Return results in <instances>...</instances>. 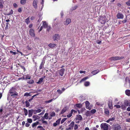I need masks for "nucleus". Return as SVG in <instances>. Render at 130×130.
<instances>
[{"mask_svg": "<svg viewBox=\"0 0 130 130\" xmlns=\"http://www.w3.org/2000/svg\"><path fill=\"white\" fill-rule=\"evenodd\" d=\"M48 113H46L44 116L41 119L42 120H44L45 119H47L48 118Z\"/></svg>", "mask_w": 130, "mask_h": 130, "instance_id": "f8f14e48", "label": "nucleus"}, {"mask_svg": "<svg viewBox=\"0 0 130 130\" xmlns=\"http://www.w3.org/2000/svg\"><path fill=\"white\" fill-rule=\"evenodd\" d=\"M23 110L25 115L26 116L27 115L28 113L27 110L25 108H24Z\"/></svg>", "mask_w": 130, "mask_h": 130, "instance_id": "c85d7f7f", "label": "nucleus"}, {"mask_svg": "<svg viewBox=\"0 0 130 130\" xmlns=\"http://www.w3.org/2000/svg\"><path fill=\"white\" fill-rule=\"evenodd\" d=\"M25 22L27 24H28L30 22L29 17H28V18H27L25 19Z\"/></svg>", "mask_w": 130, "mask_h": 130, "instance_id": "c756f323", "label": "nucleus"}, {"mask_svg": "<svg viewBox=\"0 0 130 130\" xmlns=\"http://www.w3.org/2000/svg\"><path fill=\"white\" fill-rule=\"evenodd\" d=\"M90 84V82L88 81L85 82L84 83V85L86 87L88 86Z\"/></svg>", "mask_w": 130, "mask_h": 130, "instance_id": "a878e982", "label": "nucleus"}, {"mask_svg": "<svg viewBox=\"0 0 130 130\" xmlns=\"http://www.w3.org/2000/svg\"><path fill=\"white\" fill-rule=\"evenodd\" d=\"M20 66L21 68L23 70L24 72L25 71L26 69L24 66L21 65Z\"/></svg>", "mask_w": 130, "mask_h": 130, "instance_id": "4c0bfd02", "label": "nucleus"}, {"mask_svg": "<svg viewBox=\"0 0 130 130\" xmlns=\"http://www.w3.org/2000/svg\"><path fill=\"white\" fill-rule=\"evenodd\" d=\"M124 105L126 106H128V105L129 102L128 100H126L125 101L124 103Z\"/></svg>", "mask_w": 130, "mask_h": 130, "instance_id": "7c9ffc66", "label": "nucleus"}, {"mask_svg": "<svg viewBox=\"0 0 130 130\" xmlns=\"http://www.w3.org/2000/svg\"><path fill=\"white\" fill-rule=\"evenodd\" d=\"M127 18H125V19L124 20H123L122 21V22L123 23H126L127 21Z\"/></svg>", "mask_w": 130, "mask_h": 130, "instance_id": "052dcab7", "label": "nucleus"}, {"mask_svg": "<svg viewBox=\"0 0 130 130\" xmlns=\"http://www.w3.org/2000/svg\"><path fill=\"white\" fill-rule=\"evenodd\" d=\"M41 111V110L40 109H38L37 110H34V112H36L35 113L34 112V113H39Z\"/></svg>", "mask_w": 130, "mask_h": 130, "instance_id": "72a5a7b5", "label": "nucleus"}, {"mask_svg": "<svg viewBox=\"0 0 130 130\" xmlns=\"http://www.w3.org/2000/svg\"><path fill=\"white\" fill-rule=\"evenodd\" d=\"M74 124V121H72L69 125V127L66 129V130H70L72 129Z\"/></svg>", "mask_w": 130, "mask_h": 130, "instance_id": "39448f33", "label": "nucleus"}, {"mask_svg": "<svg viewBox=\"0 0 130 130\" xmlns=\"http://www.w3.org/2000/svg\"><path fill=\"white\" fill-rule=\"evenodd\" d=\"M99 22H100L102 24H104L105 23V20H102L101 19H100Z\"/></svg>", "mask_w": 130, "mask_h": 130, "instance_id": "473e14b6", "label": "nucleus"}, {"mask_svg": "<svg viewBox=\"0 0 130 130\" xmlns=\"http://www.w3.org/2000/svg\"><path fill=\"white\" fill-rule=\"evenodd\" d=\"M25 103L27 107H28L30 106V103L29 102L27 101H26Z\"/></svg>", "mask_w": 130, "mask_h": 130, "instance_id": "37998d69", "label": "nucleus"}, {"mask_svg": "<svg viewBox=\"0 0 130 130\" xmlns=\"http://www.w3.org/2000/svg\"><path fill=\"white\" fill-rule=\"evenodd\" d=\"M54 99H51L49 100L48 101H45V103H50L51 102H52L54 100Z\"/></svg>", "mask_w": 130, "mask_h": 130, "instance_id": "79ce46f5", "label": "nucleus"}, {"mask_svg": "<svg viewBox=\"0 0 130 130\" xmlns=\"http://www.w3.org/2000/svg\"><path fill=\"white\" fill-rule=\"evenodd\" d=\"M10 53L12 54L13 55H15L16 54V52H13L12 51H10Z\"/></svg>", "mask_w": 130, "mask_h": 130, "instance_id": "864d4df0", "label": "nucleus"}, {"mask_svg": "<svg viewBox=\"0 0 130 130\" xmlns=\"http://www.w3.org/2000/svg\"><path fill=\"white\" fill-rule=\"evenodd\" d=\"M71 19H70L68 18L67 19L65 24L66 25H68L71 22Z\"/></svg>", "mask_w": 130, "mask_h": 130, "instance_id": "a211bd4d", "label": "nucleus"}, {"mask_svg": "<svg viewBox=\"0 0 130 130\" xmlns=\"http://www.w3.org/2000/svg\"><path fill=\"white\" fill-rule=\"evenodd\" d=\"M126 94L128 96H130V90L128 89L126 90L125 91Z\"/></svg>", "mask_w": 130, "mask_h": 130, "instance_id": "4be33fe9", "label": "nucleus"}, {"mask_svg": "<svg viewBox=\"0 0 130 130\" xmlns=\"http://www.w3.org/2000/svg\"><path fill=\"white\" fill-rule=\"evenodd\" d=\"M29 34L31 36L34 37L35 36L34 31L33 29H31L29 30Z\"/></svg>", "mask_w": 130, "mask_h": 130, "instance_id": "423d86ee", "label": "nucleus"}, {"mask_svg": "<svg viewBox=\"0 0 130 130\" xmlns=\"http://www.w3.org/2000/svg\"><path fill=\"white\" fill-rule=\"evenodd\" d=\"M121 127L120 125L118 124L113 125V130H120Z\"/></svg>", "mask_w": 130, "mask_h": 130, "instance_id": "20e7f679", "label": "nucleus"}, {"mask_svg": "<svg viewBox=\"0 0 130 130\" xmlns=\"http://www.w3.org/2000/svg\"><path fill=\"white\" fill-rule=\"evenodd\" d=\"M89 78V77L88 76L86 77H85L83 78L80 81V83H81L82 82H83L86 80L87 79H88Z\"/></svg>", "mask_w": 130, "mask_h": 130, "instance_id": "b1692460", "label": "nucleus"}, {"mask_svg": "<svg viewBox=\"0 0 130 130\" xmlns=\"http://www.w3.org/2000/svg\"><path fill=\"white\" fill-rule=\"evenodd\" d=\"M78 126L77 124H75L74 126V129L75 130L77 129L78 128Z\"/></svg>", "mask_w": 130, "mask_h": 130, "instance_id": "680f3d73", "label": "nucleus"}, {"mask_svg": "<svg viewBox=\"0 0 130 130\" xmlns=\"http://www.w3.org/2000/svg\"><path fill=\"white\" fill-rule=\"evenodd\" d=\"M30 94L28 92L25 93L24 94V96H28Z\"/></svg>", "mask_w": 130, "mask_h": 130, "instance_id": "4d7b16f0", "label": "nucleus"}, {"mask_svg": "<svg viewBox=\"0 0 130 130\" xmlns=\"http://www.w3.org/2000/svg\"><path fill=\"white\" fill-rule=\"evenodd\" d=\"M67 119V118H64L61 121V123H63Z\"/></svg>", "mask_w": 130, "mask_h": 130, "instance_id": "a19ab883", "label": "nucleus"}, {"mask_svg": "<svg viewBox=\"0 0 130 130\" xmlns=\"http://www.w3.org/2000/svg\"><path fill=\"white\" fill-rule=\"evenodd\" d=\"M124 105H122L121 106L122 108L123 109H125L126 108V107Z\"/></svg>", "mask_w": 130, "mask_h": 130, "instance_id": "09e8293b", "label": "nucleus"}, {"mask_svg": "<svg viewBox=\"0 0 130 130\" xmlns=\"http://www.w3.org/2000/svg\"><path fill=\"white\" fill-rule=\"evenodd\" d=\"M61 120V118L59 119L56 121V122L57 124L58 125L59 124Z\"/></svg>", "mask_w": 130, "mask_h": 130, "instance_id": "de8ad7c7", "label": "nucleus"}, {"mask_svg": "<svg viewBox=\"0 0 130 130\" xmlns=\"http://www.w3.org/2000/svg\"><path fill=\"white\" fill-rule=\"evenodd\" d=\"M90 103L88 101H86L85 102V105L86 108L87 109H88L89 110H90L91 109V107H89Z\"/></svg>", "mask_w": 130, "mask_h": 130, "instance_id": "6e6552de", "label": "nucleus"}, {"mask_svg": "<svg viewBox=\"0 0 130 130\" xmlns=\"http://www.w3.org/2000/svg\"><path fill=\"white\" fill-rule=\"evenodd\" d=\"M115 107H116L117 108H118L121 107V106L118 105H115L114 106Z\"/></svg>", "mask_w": 130, "mask_h": 130, "instance_id": "5fc2aeb1", "label": "nucleus"}, {"mask_svg": "<svg viewBox=\"0 0 130 130\" xmlns=\"http://www.w3.org/2000/svg\"><path fill=\"white\" fill-rule=\"evenodd\" d=\"M60 37L58 34H55L53 38L54 40H57L59 39Z\"/></svg>", "mask_w": 130, "mask_h": 130, "instance_id": "9d476101", "label": "nucleus"}, {"mask_svg": "<svg viewBox=\"0 0 130 130\" xmlns=\"http://www.w3.org/2000/svg\"><path fill=\"white\" fill-rule=\"evenodd\" d=\"M76 107L79 108H80L82 106V105L80 104H76Z\"/></svg>", "mask_w": 130, "mask_h": 130, "instance_id": "f704fd0d", "label": "nucleus"}, {"mask_svg": "<svg viewBox=\"0 0 130 130\" xmlns=\"http://www.w3.org/2000/svg\"><path fill=\"white\" fill-rule=\"evenodd\" d=\"M30 125V124L28 123H26L25 124V126L26 127H28Z\"/></svg>", "mask_w": 130, "mask_h": 130, "instance_id": "0e129e2a", "label": "nucleus"}, {"mask_svg": "<svg viewBox=\"0 0 130 130\" xmlns=\"http://www.w3.org/2000/svg\"><path fill=\"white\" fill-rule=\"evenodd\" d=\"M117 17L118 19H122L124 18V15L121 13H118L117 15Z\"/></svg>", "mask_w": 130, "mask_h": 130, "instance_id": "0eeeda50", "label": "nucleus"}, {"mask_svg": "<svg viewBox=\"0 0 130 130\" xmlns=\"http://www.w3.org/2000/svg\"><path fill=\"white\" fill-rule=\"evenodd\" d=\"M26 0H20L21 3L22 5H24L26 3Z\"/></svg>", "mask_w": 130, "mask_h": 130, "instance_id": "2f4dec72", "label": "nucleus"}, {"mask_svg": "<svg viewBox=\"0 0 130 130\" xmlns=\"http://www.w3.org/2000/svg\"><path fill=\"white\" fill-rule=\"evenodd\" d=\"M42 26L44 28H46V27L48 26V24L45 21H42Z\"/></svg>", "mask_w": 130, "mask_h": 130, "instance_id": "f3484780", "label": "nucleus"}, {"mask_svg": "<svg viewBox=\"0 0 130 130\" xmlns=\"http://www.w3.org/2000/svg\"><path fill=\"white\" fill-rule=\"evenodd\" d=\"M39 122L38 121H37L36 122L33 123L32 124V127L33 128H34L37 125L39 124Z\"/></svg>", "mask_w": 130, "mask_h": 130, "instance_id": "393cba45", "label": "nucleus"}, {"mask_svg": "<svg viewBox=\"0 0 130 130\" xmlns=\"http://www.w3.org/2000/svg\"><path fill=\"white\" fill-rule=\"evenodd\" d=\"M27 121L28 123H31L32 122V120L31 119L29 118L27 119Z\"/></svg>", "mask_w": 130, "mask_h": 130, "instance_id": "ea45409f", "label": "nucleus"}, {"mask_svg": "<svg viewBox=\"0 0 130 130\" xmlns=\"http://www.w3.org/2000/svg\"><path fill=\"white\" fill-rule=\"evenodd\" d=\"M17 90V89L14 87H12L10 89L9 91V92L11 94V96L18 95V93L16 92Z\"/></svg>", "mask_w": 130, "mask_h": 130, "instance_id": "f257e3e1", "label": "nucleus"}, {"mask_svg": "<svg viewBox=\"0 0 130 130\" xmlns=\"http://www.w3.org/2000/svg\"><path fill=\"white\" fill-rule=\"evenodd\" d=\"M106 116H108L109 114V112L107 109H105L104 110Z\"/></svg>", "mask_w": 130, "mask_h": 130, "instance_id": "5701e85b", "label": "nucleus"}, {"mask_svg": "<svg viewBox=\"0 0 130 130\" xmlns=\"http://www.w3.org/2000/svg\"><path fill=\"white\" fill-rule=\"evenodd\" d=\"M65 69H62L60 70L59 71V74L61 76H62L64 74Z\"/></svg>", "mask_w": 130, "mask_h": 130, "instance_id": "9b49d317", "label": "nucleus"}, {"mask_svg": "<svg viewBox=\"0 0 130 130\" xmlns=\"http://www.w3.org/2000/svg\"><path fill=\"white\" fill-rule=\"evenodd\" d=\"M8 25H9V23H6V25L5 27L6 29H8Z\"/></svg>", "mask_w": 130, "mask_h": 130, "instance_id": "bf43d9fd", "label": "nucleus"}, {"mask_svg": "<svg viewBox=\"0 0 130 130\" xmlns=\"http://www.w3.org/2000/svg\"><path fill=\"white\" fill-rule=\"evenodd\" d=\"M77 6H75L74 7H72V10H75L77 8Z\"/></svg>", "mask_w": 130, "mask_h": 130, "instance_id": "6e6d98bb", "label": "nucleus"}, {"mask_svg": "<svg viewBox=\"0 0 130 130\" xmlns=\"http://www.w3.org/2000/svg\"><path fill=\"white\" fill-rule=\"evenodd\" d=\"M76 119L81 121L82 120L83 118L81 115H78L77 116Z\"/></svg>", "mask_w": 130, "mask_h": 130, "instance_id": "dca6fc26", "label": "nucleus"}, {"mask_svg": "<svg viewBox=\"0 0 130 130\" xmlns=\"http://www.w3.org/2000/svg\"><path fill=\"white\" fill-rule=\"evenodd\" d=\"M3 2L2 0H0V8H3Z\"/></svg>", "mask_w": 130, "mask_h": 130, "instance_id": "bb28decb", "label": "nucleus"}, {"mask_svg": "<svg viewBox=\"0 0 130 130\" xmlns=\"http://www.w3.org/2000/svg\"><path fill=\"white\" fill-rule=\"evenodd\" d=\"M26 76L25 79H30L31 78V76L29 75H27L26 76Z\"/></svg>", "mask_w": 130, "mask_h": 130, "instance_id": "c9c22d12", "label": "nucleus"}, {"mask_svg": "<svg viewBox=\"0 0 130 130\" xmlns=\"http://www.w3.org/2000/svg\"><path fill=\"white\" fill-rule=\"evenodd\" d=\"M43 78H41L39 79L38 82L37 83L38 84H40L42 82Z\"/></svg>", "mask_w": 130, "mask_h": 130, "instance_id": "cd10ccee", "label": "nucleus"}, {"mask_svg": "<svg viewBox=\"0 0 130 130\" xmlns=\"http://www.w3.org/2000/svg\"><path fill=\"white\" fill-rule=\"evenodd\" d=\"M27 49L28 50H32V47H31L29 46H27Z\"/></svg>", "mask_w": 130, "mask_h": 130, "instance_id": "13d9d810", "label": "nucleus"}, {"mask_svg": "<svg viewBox=\"0 0 130 130\" xmlns=\"http://www.w3.org/2000/svg\"><path fill=\"white\" fill-rule=\"evenodd\" d=\"M47 30L48 31H49L51 29V27L50 26H47V27H46Z\"/></svg>", "mask_w": 130, "mask_h": 130, "instance_id": "8fccbe9b", "label": "nucleus"}, {"mask_svg": "<svg viewBox=\"0 0 130 130\" xmlns=\"http://www.w3.org/2000/svg\"><path fill=\"white\" fill-rule=\"evenodd\" d=\"M101 127L104 130H108V124L106 123H102L101 125Z\"/></svg>", "mask_w": 130, "mask_h": 130, "instance_id": "7ed1b4c3", "label": "nucleus"}, {"mask_svg": "<svg viewBox=\"0 0 130 130\" xmlns=\"http://www.w3.org/2000/svg\"><path fill=\"white\" fill-rule=\"evenodd\" d=\"M90 111L92 114L96 112V110L95 109H92Z\"/></svg>", "mask_w": 130, "mask_h": 130, "instance_id": "e433bc0d", "label": "nucleus"}, {"mask_svg": "<svg viewBox=\"0 0 130 130\" xmlns=\"http://www.w3.org/2000/svg\"><path fill=\"white\" fill-rule=\"evenodd\" d=\"M34 83V81L32 79L30 80L27 82V83L30 84H32Z\"/></svg>", "mask_w": 130, "mask_h": 130, "instance_id": "58836bf2", "label": "nucleus"}, {"mask_svg": "<svg viewBox=\"0 0 130 130\" xmlns=\"http://www.w3.org/2000/svg\"><path fill=\"white\" fill-rule=\"evenodd\" d=\"M33 110V109H30L28 110V115L29 117H30L32 116Z\"/></svg>", "mask_w": 130, "mask_h": 130, "instance_id": "ddd939ff", "label": "nucleus"}, {"mask_svg": "<svg viewBox=\"0 0 130 130\" xmlns=\"http://www.w3.org/2000/svg\"><path fill=\"white\" fill-rule=\"evenodd\" d=\"M126 4L128 6H130V0H128L127 2L126 3Z\"/></svg>", "mask_w": 130, "mask_h": 130, "instance_id": "3c124183", "label": "nucleus"}, {"mask_svg": "<svg viewBox=\"0 0 130 130\" xmlns=\"http://www.w3.org/2000/svg\"><path fill=\"white\" fill-rule=\"evenodd\" d=\"M66 108H63L61 111V114H63L65 112H66Z\"/></svg>", "mask_w": 130, "mask_h": 130, "instance_id": "c03bdc74", "label": "nucleus"}, {"mask_svg": "<svg viewBox=\"0 0 130 130\" xmlns=\"http://www.w3.org/2000/svg\"><path fill=\"white\" fill-rule=\"evenodd\" d=\"M124 57L121 56V57L118 56H113L111 57L110 58V60H117L122 59Z\"/></svg>", "mask_w": 130, "mask_h": 130, "instance_id": "f03ea898", "label": "nucleus"}, {"mask_svg": "<svg viewBox=\"0 0 130 130\" xmlns=\"http://www.w3.org/2000/svg\"><path fill=\"white\" fill-rule=\"evenodd\" d=\"M57 91L60 94H61L62 93V91L59 89L57 90Z\"/></svg>", "mask_w": 130, "mask_h": 130, "instance_id": "69168bd1", "label": "nucleus"}, {"mask_svg": "<svg viewBox=\"0 0 130 130\" xmlns=\"http://www.w3.org/2000/svg\"><path fill=\"white\" fill-rule=\"evenodd\" d=\"M56 44L51 43L48 45V46L50 48H53L56 46Z\"/></svg>", "mask_w": 130, "mask_h": 130, "instance_id": "aec40b11", "label": "nucleus"}, {"mask_svg": "<svg viewBox=\"0 0 130 130\" xmlns=\"http://www.w3.org/2000/svg\"><path fill=\"white\" fill-rule=\"evenodd\" d=\"M72 116V114L70 113L69 115H67V116L68 118H70Z\"/></svg>", "mask_w": 130, "mask_h": 130, "instance_id": "774afa93", "label": "nucleus"}, {"mask_svg": "<svg viewBox=\"0 0 130 130\" xmlns=\"http://www.w3.org/2000/svg\"><path fill=\"white\" fill-rule=\"evenodd\" d=\"M85 115L87 116H90L92 115L90 111H87L85 113Z\"/></svg>", "mask_w": 130, "mask_h": 130, "instance_id": "412c9836", "label": "nucleus"}, {"mask_svg": "<svg viewBox=\"0 0 130 130\" xmlns=\"http://www.w3.org/2000/svg\"><path fill=\"white\" fill-rule=\"evenodd\" d=\"M44 63V60H42L39 67V69L40 70L43 67Z\"/></svg>", "mask_w": 130, "mask_h": 130, "instance_id": "2eb2a0df", "label": "nucleus"}, {"mask_svg": "<svg viewBox=\"0 0 130 130\" xmlns=\"http://www.w3.org/2000/svg\"><path fill=\"white\" fill-rule=\"evenodd\" d=\"M42 123L43 124L45 123V124H47V121H44V120H42Z\"/></svg>", "mask_w": 130, "mask_h": 130, "instance_id": "e2e57ef3", "label": "nucleus"}, {"mask_svg": "<svg viewBox=\"0 0 130 130\" xmlns=\"http://www.w3.org/2000/svg\"><path fill=\"white\" fill-rule=\"evenodd\" d=\"M55 116V112L54 111L52 112L51 113V114L50 115L52 117L54 116Z\"/></svg>", "mask_w": 130, "mask_h": 130, "instance_id": "a18cd8bd", "label": "nucleus"}, {"mask_svg": "<svg viewBox=\"0 0 130 130\" xmlns=\"http://www.w3.org/2000/svg\"><path fill=\"white\" fill-rule=\"evenodd\" d=\"M38 1L37 0H34L33 3V5L35 8L36 9L37 8Z\"/></svg>", "mask_w": 130, "mask_h": 130, "instance_id": "1a4fd4ad", "label": "nucleus"}, {"mask_svg": "<svg viewBox=\"0 0 130 130\" xmlns=\"http://www.w3.org/2000/svg\"><path fill=\"white\" fill-rule=\"evenodd\" d=\"M100 72L99 70L98 69L96 70H94L91 73L93 75H95L96 74H97Z\"/></svg>", "mask_w": 130, "mask_h": 130, "instance_id": "4468645a", "label": "nucleus"}, {"mask_svg": "<svg viewBox=\"0 0 130 130\" xmlns=\"http://www.w3.org/2000/svg\"><path fill=\"white\" fill-rule=\"evenodd\" d=\"M126 121L127 122H130V118L126 119Z\"/></svg>", "mask_w": 130, "mask_h": 130, "instance_id": "338daca9", "label": "nucleus"}, {"mask_svg": "<svg viewBox=\"0 0 130 130\" xmlns=\"http://www.w3.org/2000/svg\"><path fill=\"white\" fill-rule=\"evenodd\" d=\"M13 10H12L11 9V10L10 11V12H9V13L8 14H7V15H9L12 14H13Z\"/></svg>", "mask_w": 130, "mask_h": 130, "instance_id": "49530a36", "label": "nucleus"}, {"mask_svg": "<svg viewBox=\"0 0 130 130\" xmlns=\"http://www.w3.org/2000/svg\"><path fill=\"white\" fill-rule=\"evenodd\" d=\"M32 117H33V119H34L33 120L34 121H35L36 120H37V117L36 116L34 115L32 116Z\"/></svg>", "mask_w": 130, "mask_h": 130, "instance_id": "603ef678", "label": "nucleus"}, {"mask_svg": "<svg viewBox=\"0 0 130 130\" xmlns=\"http://www.w3.org/2000/svg\"><path fill=\"white\" fill-rule=\"evenodd\" d=\"M108 105L109 108L111 109H112L113 108V107L112 106V102H110L109 101V102L108 103Z\"/></svg>", "mask_w": 130, "mask_h": 130, "instance_id": "6ab92c4d", "label": "nucleus"}]
</instances>
